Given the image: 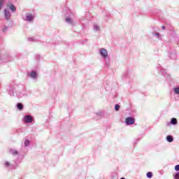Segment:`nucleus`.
Masks as SVG:
<instances>
[{
	"label": "nucleus",
	"mask_w": 179,
	"mask_h": 179,
	"mask_svg": "<svg viewBox=\"0 0 179 179\" xmlns=\"http://www.w3.org/2000/svg\"><path fill=\"white\" fill-rule=\"evenodd\" d=\"M11 12H16V7L13 4L8 3L7 8L4 9V17L6 20H10Z\"/></svg>",
	"instance_id": "obj_1"
},
{
	"label": "nucleus",
	"mask_w": 179,
	"mask_h": 179,
	"mask_svg": "<svg viewBox=\"0 0 179 179\" xmlns=\"http://www.w3.org/2000/svg\"><path fill=\"white\" fill-rule=\"evenodd\" d=\"M28 78H31V79H34V80H37L38 78V72L36 71H31L27 73Z\"/></svg>",
	"instance_id": "obj_2"
},
{
	"label": "nucleus",
	"mask_w": 179,
	"mask_h": 179,
	"mask_svg": "<svg viewBox=\"0 0 179 179\" xmlns=\"http://www.w3.org/2000/svg\"><path fill=\"white\" fill-rule=\"evenodd\" d=\"M99 54L102 58H108V52H107V50L104 48H101L99 50Z\"/></svg>",
	"instance_id": "obj_3"
},
{
	"label": "nucleus",
	"mask_w": 179,
	"mask_h": 179,
	"mask_svg": "<svg viewBox=\"0 0 179 179\" xmlns=\"http://www.w3.org/2000/svg\"><path fill=\"white\" fill-rule=\"evenodd\" d=\"M24 20L27 22H33V20H34V15L30 13H27Z\"/></svg>",
	"instance_id": "obj_4"
},
{
	"label": "nucleus",
	"mask_w": 179,
	"mask_h": 179,
	"mask_svg": "<svg viewBox=\"0 0 179 179\" xmlns=\"http://www.w3.org/2000/svg\"><path fill=\"white\" fill-rule=\"evenodd\" d=\"M24 122H26L27 124H30V122H33V117L31 115L24 116Z\"/></svg>",
	"instance_id": "obj_5"
},
{
	"label": "nucleus",
	"mask_w": 179,
	"mask_h": 179,
	"mask_svg": "<svg viewBox=\"0 0 179 179\" xmlns=\"http://www.w3.org/2000/svg\"><path fill=\"white\" fill-rule=\"evenodd\" d=\"M125 122L127 125H134L135 124V120L132 117H127L125 120Z\"/></svg>",
	"instance_id": "obj_6"
},
{
	"label": "nucleus",
	"mask_w": 179,
	"mask_h": 179,
	"mask_svg": "<svg viewBox=\"0 0 179 179\" xmlns=\"http://www.w3.org/2000/svg\"><path fill=\"white\" fill-rule=\"evenodd\" d=\"M66 23H69V24H75L73 20L69 17H66Z\"/></svg>",
	"instance_id": "obj_7"
},
{
	"label": "nucleus",
	"mask_w": 179,
	"mask_h": 179,
	"mask_svg": "<svg viewBox=\"0 0 179 179\" xmlns=\"http://www.w3.org/2000/svg\"><path fill=\"white\" fill-rule=\"evenodd\" d=\"M93 30L94 31H100V26L97 25V24H94Z\"/></svg>",
	"instance_id": "obj_8"
},
{
	"label": "nucleus",
	"mask_w": 179,
	"mask_h": 179,
	"mask_svg": "<svg viewBox=\"0 0 179 179\" xmlns=\"http://www.w3.org/2000/svg\"><path fill=\"white\" fill-rule=\"evenodd\" d=\"M10 155H13V156H16V155H18V152L16 150L10 149Z\"/></svg>",
	"instance_id": "obj_9"
},
{
	"label": "nucleus",
	"mask_w": 179,
	"mask_h": 179,
	"mask_svg": "<svg viewBox=\"0 0 179 179\" xmlns=\"http://www.w3.org/2000/svg\"><path fill=\"white\" fill-rule=\"evenodd\" d=\"M171 124H172V125H177V119L172 118L171 120Z\"/></svg>",
	"instance_id": "obj_10"
},
{
	"label": "nucleus",
	"mask_w": 179,
	"mask_h": 179,
	"mask_svg": "<svg viewBox=\"0 0 179 179\" xmlns=\"http://www.w3.org/2000/svg\"><path fill=\"white\" fill-rule=\"evenodd\" d=\"M173 92L175 93V94H179V87H174L173 88Z\"/></svg>",
	"instance_id": "obj_11"
},
{
	"label": "nucleus",
	"mask_w": 179,
	"mask_h": 179,
	"mask_svg": "<svg viewBox=\"0 0 179 179\" xmlns=\"http://www.w3.org/2000/svg\"><path fill=\"white\" fill-rule=\"evenodd\" d=\"M17 107L18 110H23V105L22 103H17Z\"/></svg>",
	"instance_id": "obj_12"
},
{
	"label": "nucleus",
	"mask_w": 179,
	"mask_h": 179,
	"mask_svg": "<svg viewBox=\"0 0 179 179\" xmlns=\"http://www.w3.org/2000/svg\"><path fill=\"white\" fill-rule=\"evenodd\" d=\"M166 141H167L168 142H173V137H172L171 136H168L166 137Z\"/></svg>",
	"instance_id": "obj_13"
},
{
	"label": "nucleus",
	"mask_w": 179,
	"mask_h": 179,
	"mask_svg": "<svg viewBox=\"0 0 179 179\" xmlns=\"http://www.w3.org/2000/svg\"><path fill=\"white\" fill-rule=\"evenodd\" d=\"M24 145L25 147H27L29 145H30V141L29 140H25Z\"/></svg>",
	"instance_id": "obj_14"
},
{
	"label": "nucleus",
	"mask_w": 179,
	"mask_h": 179,
	"mask_svg": "<svg viewBox=\"0 0 179 179\" xmlns=\"http://www.w3.org/2000/svg\"><path fill=\"white\" fill-rule=\"evenodd\" d=\"M3 2H5V0H0V10L2 9V6H3Z\"/></svg>",
	"instance_id": "obj_15"
},
{
	"label": "nucleus",
	"mask_w": 179,
	"mask_h": 179,
	"mask_svg": "<svg viewBox=\"0 0 179 179\" xmlns=\"http://www.w3.org/2000/svg\"><path fill=\"white\" fill-rule=\"evenodd\" d=\"M147 177H148V178H152V172H148Z\"/></svg>",
	"instance_id": "obj_16"
},
{
	"label": "nucleus",
	"mask_w": 179,
	"mask_h": 179,
	"mask_svg": "<svg viewBox=\"0 0 179 179\" xmlns=\"http://www.w3.org/2000/svg\"><path fill=\"white\" fill-rule=\"evenodd\" d=\"M120 105L116 104V105L115 106V111H118V110H120Z\"/></svg>",
	"instance_id": "obj_17"
},
{
	"label": "nucleus",
	"mask_w": 179,
	"mask_h": 179,
	"mask_svg": "<svg viewBox=\"0 0 179 179\" xmlns=\"http://www.w3.org/2000/svg\"><path fill=\"white\" fill-rule=\"evenodd\" d=\"M174 179H179V172H178L175 174Z\"/></svg>",
	"instance_id": "obj_18"
},
{
	"label": "nucleus",
	"mask_w": 179,
	"mask_h": 179,
	"mask_svg": "<svg viewBox=\"0 0 179 179\" xmlns=\"http://www.w3.org/2000/svg\"><path fill=\"white\" fill-rule=\"evenodd\" d=\"M5 164L6 167H9V166H10V163H9V162H6Z\"/></svg>",
	"instance_id": "obj_19"
},
{
	"label": "nucleus",
	"mask_w": 179,
	"mask_h": 179,
	"mask_svg": "<svg viewBox=\"0 0 179 179\" xmlns=\"http://www.w3.org/2000/svg\"><path fill=\"white\" fill-rule=\"evenodd\" d=\"M152 34H153V36H157V37H160V34H159V33H155Z\"/></svg>",
	"instance_id": "obj_20"
},
{
	"label": "nucleus",
	"mask_w": 179,
	"mask_h": 179,
	"mask_svg": "<svg viewBox=\"0 0 179 179\" xmlns=\"http://www.w3.org/2000/svg\"><path fill=\"white\" fill-rule=\"evenodd\" d=\"M175 170H176V171H178V170H179V165H176L175 166Z\"/></svg>",
	"instance_id": "obj_21"
},
{
	"label": "nucleus",
	"mask_w": 179,
	"mask_h": 179,
	"mask_svg": "<svg viewBox=\"0 0 179 179\" xmlns=\"http://www.w3.org/2000/svg\"><path fill=\"white\" fill-rule=\"evenodd\" d=\"M10 96H15V92H10Z\"/></svg>",
	"instance_id": "obj_22"
},
{
	"label": "nucleus",
	"mask_w": 179,
	"mask_h": 179,
	"mask_svg": "<svg viewBox=\"0 0 179 179\" xmlns=\"http://www.w3.org/2000/svg\"><path fill=\"white\" fill-rule=\"evenodd\" d=\"M162 30H166V27L162 26Z\"/></svg>",
	"instance_id": "obj_23"
},
{
	"label": "nucleus",
	"mask_w": 179,
	"mask_h": 179,
	"mask_svg": "<svg viewBox=\"0 0 179 179\" xmlns=\"http://www.w3.org/2000/svg\"><path fill=\"white\" fill-rule=\"evenodd\" d=\"M29 41H33V38H29Z\"/></svg>",
	"instance_id": "obj_24"
},
{
	"label": "nucleus",
	"mask_w": 179,
	"mask_h": 179,
	"mask_svg": "<svg viewBox=\"0 0 179 179\" xmlns=\"http://www.w3.org/2000/svg\"><path fill=\"white\" fill-rule=\"evenodd\" d=\"M7 27H5L3 29V31H5L6 30H7Z\"/></svg>",
	"instance_id": "obj_25"
},
{
	"label": "nucleus",
	"mask_w": 179,
	"mask_h": 179,
	"mask_svg": "<svg viewBox=\"0 0 179 179\" xmlns=\"http://www.w3.org/2000/svg\"><path fill=\"white\" fill-rule=\"evenodd\" d=\"M120 179H125L124 178H121Z\"/></svg>",
	"instance_id": "obj_26"
}]
</instances>
